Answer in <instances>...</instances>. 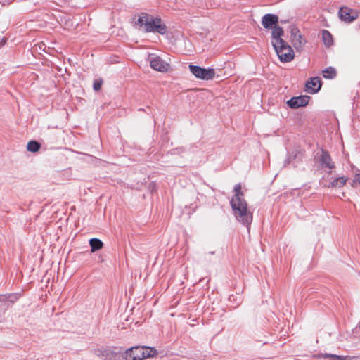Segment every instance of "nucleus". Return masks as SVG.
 I'll list each match as a JSON object with an SVG mask.
<instances>
[{
	"instance_id": "nucleus-8",
	"label": "nucleus",
	"mask_w": 360,
	"mask_h": 360,
	"mask_svg": "<svg viewBox=\"0 0 360 360\" xmlns=\"http://www.w3.org/2000/svg\"><path fill=\"white\" fill-rule=\"evenodd\" d=\"M358 13L356 10L347 6L340 7L338 11V17L341 21L346 23H352L358 18Z\"/></svg>"
},
{
	"instance_id": "nucleus-10",
	"label": "nucleus",
	"mask_w": 360,
	"mask_h": 360,
	"mask_svg": "<svg viewBox=\"0 0 360 360\" xmlns=\"http://www.w3.org/2000/svg\"><path fill=\"white\" fill-rule=\"evenodd\" d=\"M311 97L308 95L292 96L286 102V104L291 109H297L307 105Z\"/></svg>"
},
{
	"instance_id": "nucleus-29",
	"label": "nucleus",
	"mask_w": 360,
	"mask_h": 360,
	"mask_svg": "<svg viewBox=\"0 0 360 360\" xmlns=\"http://www.w3.org/2000/svg\"><path fill=\"white\" fill-rule=\"evenodd\" d=\"M139 110L142 111V110H144L143 108H140V109H139Z\"/></svg>"
},
{
	"instance_id": "nucleus-24",
	"label": "nucleus",
	"mask_w": 360,
	"mask_h": 360,
	"mask_svg": "<svg viewBox=\"0 0 360 360\" xmlns=\"http://www.w3.org/2000/svg\"><path fill=\"white\" fill-rule=\"evenodd\" d=\"M103 81L101 78L96 79L94 81L93 89L95 91H99L101 89Z\"/></svg>"
},
{
	"instance_id": "nucleus-22",
	"label": "nucleus",
	"mask_w": 360,
	"mask_h": 360,
	"mask_svg": "<svg viewBox=\"0 0 360 360\" xmlns=\"http://www.w3.org/2000/svg\"><path fill=\"white\" fill-rule=\"evenodd\" d=\"M244 202H247L244 198V193L242 191L239 193L238 192L237 193H235L230 200V205H233V203L240 204Z\"/></svg>"
},
{
	"instance_id": "nucleus-12",
	"label": "nucleus",
	"mask_w": 360,
	"mask_h": 360,
	"mask_svg": "<svg viewBox=\"0 0 360 360\" xmlns=\"http://www.w3.org/2000/svg\"><path fill=\"white\" fill-rule=\"evenodd\" d=\"M319 163L321 168L333 169L335 167L329 152L323 148L321 149V155L319 156Z\"/></svg>"
},
{
	"instance_id": "nucleus-3",
	"label": "nucleus",
	"mask_w": 360,
	"mask_h": 360,
	"mask_svg": "<svg viewBox=\"0 0 360 360\" xmlns=\"http://www.w3.org/2000/svg\"><path fill=\"white\" fill-rule=\"evenodd\" d=\"M158 354L155 347L148 346H134L125 350L123 358L125 360H143L154 357Z\"/></svg>"
},
{
	"instance_id": "nucleus-23",
	"label": "nucleus",
	"mask_w": 360,
	"mask_h": 360,
	"mask_svg": "<svg viewBox=\"0 0 360 360\" xmlns=\"http://www.w3.org/2000/svg\"><path fill=\"white\" fill-rule=\"evenodd\" d=\"M228 300L230 303L235 304L233 306V308H236L237 307H238L243 302L242 297L238 293H236V295H234V294L229 295Z\"/></svg>"
},
{
	"instance_id": "nucleus-25",
	"label": "nucleus",
	"mask_w": 360,
	"mask_h": 360,
	"mask_svg": "<svg viewBox=\"0 0 360 360\" xmlns=\"http://www.w3.org/2000/svg\"><path fill=\"white\" fill-rule=\"evenodd\" d=\"M185 151V148L184 147H178L174 149H172L170 151L171 155H177L181 154Z\"/></svg>"
},
{
	"instance_id": "nucleus-4",
	"label": "nucleus",
	"mask_w": 360,
	"mask_h": 360,
	"mask_svg": "<svg viewBox=\"0 0 360 360\" xmlns=\"http://www.w3.org/2000/svg\"><path fill=\"white\" fill-rule=\"evenodd\" d=\"M233 214L238 222L248 229L250 228L252 221V213L248 210V203L230 205Z\"/></svg>"
},
{
	"instance_id": "nucleus-5",
	"label": "nucleus",
	"mask_w": 360,
	"mask_h": 360,
	"mask_svg": "<svg viewBox=\"0 0 360 360\" xmlns=\"http://www.w3.org/2000/svg\"><path fill=\"white\" fill-rule=\"evenodd\" d=\"M190 72L197 78L202 80H211L215 76L214 68H205L200 65L190 64L188 65Z\"/></svg>"
},
{
	"instance_id": "nucleus-9",
	"label": "nucleus",
	"mask_w": 360,
	"mask_h": 360,
	"mask_svg": "<svg viewBox=\"0 0 360 360\" xmlns=\"http://www.w3.org/2000/svg\"><path fill=\"white\" fill-rule=\"evenodd\" d=\"M290 39L293 46L298 51H302L303 45L307 43L301 34L300 30L295 26L291 28Z\"/></svg>"
},
{
	"instance_id": "nucleus-14",
	"label": "nucleus",
	"mask_w": 360,
	"mask_h": 360,
	"mask_svg": "<svg viewBox=\"0 0 360 360\" xmlns=\"http://www.w3.org/2000/svg\"><path fill=\"white\" fill-rule=\"evenodd\" d=\"M279 22V18L274 13H266L262 18V25L266 30H271Z\"/></svg>"
},
{
	"instance_id": "nucleus-2",
	"label": "nucleus",
	"mask_w": 360,
	"mask_h": 360,
	"mask_svg": "<svg viewBox=\"0 0 360 360\" xmlns=\"http://www.w3.org/2000/svg\"><path fill=\"white\" fill-rule=\"evenodd\" d=\"M272 46L282 63H289L295 58V52L292 48L282 39L284 34V30L277 24L271 29Z\"/></svg>"
},
{
	"instance_id": "nucleus-16",
	"label": "nucleus",
	"mask_w": 360,
	"mask_h": 360,
	"mask_svg": "<svg viewBox=\"0 0 360 360\" xmlns=\"http://www.w3.org/2000/svg\"><path fill=\"white\" fill-rule=\"evenodd\" d=\"M89 245L91 248V252H95L101 250L103 246V242L98 238H92L89 240Z\"/></svg>"
},
{
	"instance_id": "nucleus-11",
	"label": "nucleus",
	"mask_w": 360,
	"mask_h": 360,
	"mask_svg": "<svg viewBox=\"0 0 360 360\" xmlns=\"http://www.w3.org/2000/svg\"><path fill=\"white\" fill-rule=\"evenodd\" d=\"M322 86V82L319 77H310L305 83L304 91L314 94L318 93Z\"/></svg>"
},
{
	"instance_id": "nucleus-1",
	"label": "nucleus",
	"mask_w": 360,
	"mask_h": 360,
	"mask_svg": "<svg viewBox=\"0 0 360 360\" xmlns=\"http://www.w3.org/2000/svg\"><path fill=\"white\" fill-rule=\"evenodd\" d=\"M134 27L145 33H158L164 35L167 32V27L159 16H153L141 12L137 19L134 18Z\"/></svg>"
},
{
	"instance_id": "nucleus-6",
	"label": "nucleus",
	"mask_w": 360,
	"mask_h": 360,
	"mask_svg": "<svg viewBox=\"0 0 360 360\" xmlns=\"http://www.w3.org/2000/svg\"><path fill=\"white\" fill-rule=\"evenodd\" d=\"M95 353L98 357L107 360H116L123 357L122 349L117 347H101L96 349Z\"/></svg>"
},
{
	"instance_id": "nucleus-17",
	"label": "nucleus",
	"mask_w": 360,
	"mask_h": 360,
	"mask_svg": "<svg viewBox=\"0 0 360 360\" xmlns=\"http://www.w3.org/2000/svg\"><path fill=\"white\" fill-rule=\"evenodd\" d=\"M319 358L329 359L330 360H352L354 357L348 356H340L338 354L320 353L318 354Z\"/></svg>"
},
{
	"instance_id": "nucleus-21",
	"label": "nucleus",
	"mask_w": 360,
	"mask_h": 360,
	"mask_svg": "<svg viewBox=\"0 0 360 360\" xmlns=\"http://www.w3.org/2000/svg\"><path fill=\"white\" fill-rule=\"evenodd\" d=\"M41 148V144L36 140H31L27 144V150L29 152L37 153Z\"/></svg>"
},
{
	"instance_id": "nucleus-27",
	"label": "nucleus",
	"mask_w": 360,
	"mask_h": 360,
	"mask_svg": "<svg viewBox=\"0 0 360 360\" xmlns=\"http://www.w3.org/2000/svg\"><path fill=\"white\" fill-rule=\"evenodd\" d=\"M103 261H104V259H103L102 256L100 255L98 257V262H103Z\"/></svg>"
},
{
	"instance_id": "nucleus-15",
	"label": "nucleus",
	"mask_w": 360,
	"mask_h": 360,
	"mask_svg": "<svg viewBox=\"0 0 360 360\" xmlns=\"http://www.w3.org/2000/svg\"><path fill=\"white\" fill-rule=\"evenodd\" d=\"M304 150L300 148H295L291 152L288 151L287 158L284 161V166L286 167L295 160L301 161L304 157Z\"/></svg>"
},
{
	"instance_id": "nucleus-7",
	"label": "nucleus",
	"mask_w": 360,
	"mask_h": 360,
	"mask_svg": "<svg viewBox=\"0 0 360 360\" xmlns=\"http://www.w3.org/2000/svg\"><path fill=\"white\" fill-rule=\"evenodd\" d=\"M148 61L151 68L161 72L168 71L169 65L155 53H150L148 56Z\"/></svg>"
},
{
	"instance_id": "nucleus-28",
	"label": "nucleus",
	"mask_w": 360,
	"mask_h": 360,
	"mask_svg": "<svg viewBox=\"0 0 360 360\" xmlns=\"http://www.w3.org/2000/svg\"><path fill=\"white\" fill-rule=\"evenodd\" d=\"M288 51L285 50V51H283V53H287Z\"/></svg>"
},
{
	"instance_id": "nucleus-13",
	"label": "nucleus",
	"mask_w": 360,
	"mask_h": 360,
	"mask_svg": "<svg viewBox=\"0 0 360 360\" xmlns=\"http://www.w3.org/2000/svg\"><path fill=\"white\" fill-rule=\"evenodd\" d=\"M18 300V296L16 294L11 293L8 295H0V311H5L10 308L14 302Z\"/></svg>"
},
{
	"instance_id": "nucleus-20",
	"label": "nucleus",
	"mask_w": 360,
	"mask_h": 360,
	"mask_svg": "<svg viewBox=\"0 0 360 360\" xmlns=\"http://www.w3.org/2000/svg\"><path fill=\"white\" fill-rule=\"evenodd\" d=\"M347 177H345L344 176H340V177H337L335 179H334L330 183V184L328 185V187H332V188H335V187H339V188H342L343 187L347 181Z\"/></svg>"
},
{
	"instance_id": "nucleus-18",
	"label": "nucleus",
	"mask_w": 360,
	"mask_h": 360,
	"mask_svg": "<svg viewBox=\"0 0 360 360\" xmlns=\"http://www.w3.org/2000/svg\"><path fill=\"white\" fill-rule=\"evenodd\" d=\"M322 34V40L323 41L324 45L326 47H330L333 45V37L332 34L327 30H321Z\"/></svg>"
},
{
	"instance_id": "nucleus-26",
	"label": "nucleus",
	"mask_w": 360,
	"mask_h": 360,
	"mask_svg": "<svg viewBox=\"0 0 360 360\" xmlns=\"http://www.w3.org/2000/svg\"><path fill=\"white\" fill-rule=\"evenodd\" d=\"M240 191H241V185L240 184H238L234 186V192L235 193H237L238 192L239 193Z\"/></svg>"
},
{
	"instance_id": "nucleus-19",
	"label": "nucleus",
	"mask_w": 360,
	"mask_h": 360,
	"mask_svg": "<svg viewBox=\"0 0 360 360\" xmlns=\"http://www.w3.org/2000/svg\"><path fill=\"white\" fill-rule=\"evenodd\" d=\"M322 76L325 79H333L337 76V71L334 67L329 66L322 70Z\"/></svg>"
}]
</instances>
